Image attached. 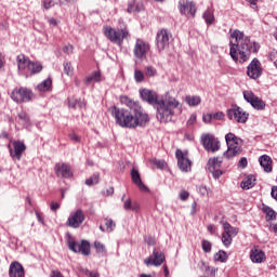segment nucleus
Returning <instances> with one entry per match:
<instances>
[{"label":"nucleus","mask_w":277,"mask_h":277,"mask_svg":"<svg viewBox=\"0 0 277 277\" xmlns=\"http://www.w3.org/2000/svg\"><path fill=\"white\" fill-rule=\"evenodd\" d=\"M121 105H126L127 108H120L118 106H111L110 113L115 118L116 124L122 129H137V127H146L150 122L148 114L144 113L140 102L131 100L127 95L120 96Z\"/></svg>","instance_id":"1"},{"label":"nucleus","mask_w":277,"mask_h":277,"mask_svg":"<svg viewBox=\"0 0 277 277\" xmlns=\"http://www.w3.org/2000/svg\"><path fill=\"white\" fill-rule=\"evenodd\" d=\"M261 44L250 40L241 30H234L229 37V55L235 62H248L252 53H259Z\"/></svg>","instance_id":"2"},{"label":"nucleus","mask_w":277,"mask_h":277,"mask_svg":"<svg viewBox=\"0 0 277 277\" xmlns=\"http://www.w3.org/2000/svg\"><path fill=\"white\" fill-rule=\"evenodd\" d=\"M140 95L145 103H148V105H153V107L156 109V118L159 120V122L166 123L172 121V116H174V109H177V107L181 105L176 98H171L167 102L163 100H159V96L157 95V92L148 89H141Z\"/></svg>","instance_id":"3"},{"label":"nucleus","mask_w":277,"mask_h":277,"mask_svg":"<svg viewBox=\"0 0 277 277\" xmlns=\"http://www.w3.org/2000/svg\"><path fill=\"white\" fill-rule=\"evenodd\" d=\"M225 142L227 144V150L223 154L226 159H234L239 157L243 153V140L234 133L229 132L225 135Z\"/></svg>","instance_id":"4"},{"label":"nucleus","mask_w":277,"mask_h":277,"mask_svg":"<svg viewBox=\"0 0 277 277\" xmlns=\"http://www.w3.org/2000/svg\"><path fill=\"white\" fill-rule=\"evenodd\" d=\"M104 36L114 44L122 47L124 40L131 38V32H129V27L127 26L120 27L119 29H115L111 26H105Z\"/></svg>","instance_id":"5"},{"label":"nucleus","mask_w":277,"mask_h":277,"mask_svg":"<svg viewBox=\"0 0 277 277\" xmlns=\"http://www.w3.org/2000/svg\"><path fill=\"white\" fill-rule=\"evenodd\" d=\"M11 98L14 103H29L34 101V92L27 87L15 88L11 93Z\"/></svg>","instance_id":"6"},{"label":"nucleus","mask_w":277,"mask_h":277,"mask_svg":"<svg viewBox=\"0 0 277 277\" xmlns=\"http://www.w3.org/2000/svg\"><path fill=\"white\" fill-rule=\"evenodd\" d=\"M172 38V32L170 30L162 28L157 32L156 36V47L159 53H163L166 49L170 48V40Z\"/></svg>","instance_id":"7"},{"label":"nucleus","mask_w":277,"mask_h":277,"mask_svg":"<svg viewBox=\"0 0 277 277\" xmlns=\"http://www.w3.org/2000/svg\"><path fill=\"white\" fill-rule=\"evenodd\" d=\"M68 249L71 252L83 254V256H90V242L88 240H81V243L77 242L72 238L67 240Z\"/></svg>","instance_id":"8"},{"label":"nucleus","mask_w":277,"mask_h":277,"mask_svg":"<svg viewBox=\"0 0 277 277\" xmlns=\"http://www.w3.org/2000/svg\"><path fill=\"white\" fill-rule=\"evenodd\" d=\"M163 261H166V255L162 253L161 249L154 248L153 254L144 260V264L147 267H150V266L159 267L161 266Z\"/></svg>","instance_id":"9"},{"label":"nucleus","mask_w":277,"mask_h":277,"mask_svg":"<svg viewBox=\"0 0 277 277\" xmlns=\"http://www.w3.org/2000/svg\"><path fill=\"white\" fill-rule=\"evenodd\" d=\"M149 51H150V43L142 39H136L134 49H133L134 57H136V60H146V55H148Z\"/></svg>","instance_id":"10"},{"label":"nucleus","mask_w":277,"mask_h":277,"mask_svg":"<svg viewBox=\"0 0 277 277\" xmlns=\"http://www.w3.org/2000/svg\"><path fill=\"white\" fill-rule=\"evenodd\" d=\"M248 113L243 111V109L239 106H233V108L227 109V118L229 120H236L240 124H245L248 121Z\"/></svg>","instance_id":"11"},{"label":"nucleus","mask_w":277,"mask_h":277,"mask_svg":"<svg viewBox=\"0 0 277 277\" xmlns=\"http://www.w3.org/2000/svg\"><path fill=\"white\" fill-rule=\"evenodd\" d=\"M201 144L208 151L217 153V150H220V141L212 134L201 135Z\"/></svg>","instance_id":"12"},{"label":"nucleus","mask_w":277,"mask_h":277,"mask_svg":"<svg viewBox=\"0 0 277 277\" xmlns=\"http://www.w3.org/2000/svg\"><path fill=\"white\" fill-rule=\"evenodd\" d=\"M180 13L184 16H190L192 18L196 17V2L189 0H180L179 1Z\"/></svg>","instance_id":"13"},{"label":"nucleus","mask_w":277,"mask_h":277,"mask_svg":"<svg viewBox=\"0 0 277 277\" xmlns=\"http://www.w3.org/2000/svg\"><path fill=\"white\" fill-rule=\"evenodd\" d=\"M243 98L247 101V103H250V105L258 109L259 111L265 109V103L261 97L256 96L252 91H243Z\"/></svg>","instance_id":"14"},{"label":"nucleus","mask_w":277,"mask_h":277,"mask_svg":"<svg viewBox=\"0 0 277 277\" xmlns=\"http://www.w3.org/2000/svg\"><path fill=\"white\" fill-rule=\"evenodd\" d=\"M85 220V214L83 213V210L78 209L76 212L70 213L66 226H69V228H79L81 224H83Z\"/></svg>","instance_id":"15"},{"label":"nucleus","mask_w":277,"mask_h":277,"mask_svg":"<svg viewBox=\"0 0 277 277\" xmlns=\"http://www.w3.org/2000/svg\"><path fill=\"white\" fill-rule=\"evenodd\" d=\"M175 157L177 159V166L182 172H189V170H192V160L187 157V153L176 149Z\"/></svg>","instance_id":"16"},{"label":"nucleus","mask_w":277,"mask_h":277,"mask_svg":"<svg viewBox=\"0 0 277 277\" xmlns=\"http://www.w3.org/2000/svg\"><path fill=\"white\" fill-rule=\"evenodd\" d=\"M247 75L250 79H259L263 75V69L261 68V61L259 58H253L247 67Z\"/></svg>","instance_id":"17"},{"label":"nucleus","mask_w":277,"mask_h":277,"mask_svg":"<svg viewBox=\"0 0 277 277\" xmlns=\"http://www.w3.org/2000/svg\"><path fill=\"white\" fill-rule=\"evenodd\" d=\"M27 150V146L25 143L21 141H14L13 142V149L9 145V153L13 159H17V161H21V158L23 157V151Z\"/></svg>","instance_id":"18"},{"label":"nucleus","mask_w":277,"mask_h":277,"mask_svg":"<svg viewBox=\"0 0 277 277\" xmlns=\"http://www.w3.org/2000/svg\"><path fill=\"white\" fill-rule=\"evenodd\" d=\"M54 171L58 179H70L72 177V169L66 163L58 162L54 167Z\"/></svg>","instance_id":"19"},{"label":"nucleus","mask_w":277,"mask_h":277,"mask_svg":"<svg viewBox=\"0 0 277 277\" xmlns=\"http://www.w3.org/2000/svg\"><path fill=\"white\" fill-rule=\"evenodd\" d=\"M10 277H25V268L18 262H12L9 268Z\"/></svg>","instance_id":"20"},{"label":"nucleus","mask_w":277,"mask_h":277,"mask_svg":"<svg viewBox=\"0 0 277 277\" xmlns=\"http://www.w3.org/2000/svg\"><path fill=\"white\" fill-rule=\"evenodd\" d=\"M130 174H131L132 183H134V185H137L141 192H148V187L144 184V182H142V177L140 176V171H137V169L133 168Z\"/></svg>","instance_id":"21"},{"label":"nucleus","mask_w":277,"mask_h":277,"mask_svg":"<svg viewBox=\"0 0 277 277\" xmlns=\"http://www.w3.org/2000/svg\"><path fill=\"white\" fill-rule=\"evenodd\" d=\"M16 63L19 72L24 75L25 70H28L31 61L29 60V57L25 56V54H19L16 56Z\"/></svg>","instance_id":"22"},{"label":"nucleus","mask_w":277,"mask_h":277,"mask_svg":"<svg viewBox=\"0 0 277 277\" xmlns=\"http://www.w3.org/2000/svg\"><path fill=\"white\" fill-rule=\"evenodd\" d=\"M250 259L252 263H264L266 256L265 252L263 250H260L259 248L254 247V249L250 252Z\"/></svg>","instance_id":"23"},{"label":"nucleus","mask_w":277,"mask_h":277,"mask_svg":"<svg viewBox=\"0 0 277 277\" xmlns=\"http://www.w3.org/2000/svg\"><path fill=\"white\" fill-rule=\"evenodd\" d=\"M260 166L263 168L264 172H272L273 167H272V157L267 155H263L259 158Z\"/></svg>","instance_id":"24"},{"label":"nucleus","mask_w":277,"mask_h":277,"mask_svg":"<svg viewBox=\"0 0 277 277\" xmlns=\"http://www.w3.org/2000/svg\"><path fill=\"white\" fill-rule=\"evenodd\" d=\"M185 103L189 107H198L202 103V98L199 95H187L185 97Z\"/></svg>","instance_id":"25"},{"label":"nucleus","mask_w":277,"mask_h":277,"mask_svg":"<svg viewBox=\"0 0 277 277\" xmlns=\"http://www.w3.org/2000/svg\"><path fill=\"white\" fill-rule=\"evenodd\" d=\"M223 233H227L230 237H237V234L239 233V229L237 227H233L230 223L228 222H223Z\"/></svg>","instance_id":"26"},{"label":"nucleus","mask_w":277,"mask_h":277,"mask_svg":"<svg viewBox=\"0 0 277 277\" xmlns=\"http://www.w3.org/2000/svg\"><path fill=\"white\" fill-rule=\"evenodd\" d=\"M256 177L254 175H248L242 182L241 187L243 189H252L255 185Z\"/></svg>","instance_id":"27"},{"label":"nucleus","mask_w":277,"mask_h":277,"mask_svg":"<svg viewBox=\"0 0 277 277\" xmlns=\"http://www.w3.org/2000/svg\"><path fill=\"white\" fill-rule=\"evenodd\" d=\"M222 158L216 157V158H210L208 160V170H215L217 168H222Z\"/></svg>","instance_id":"28"},{"label":"nucleus","mask_w":277,"mask_h":277,"mask_svg":"<svg viewBox=\"0 0 277 277\" xmlns=\"http://www.w3.org/2000/svg\"><path fill=\"white\" fill-rule=\"evenodd\" d=\"M27 70L30 71V75H38V72H42V64L30 61Z\"/></svg>","instance_id":"29"},{"label":"nucleus","mask_w":277,"mask_h":277,"mask_svg":"<svg viewBox=\"0 0 277 277\" xmlns=\"http://www.w3.org/2000/svg\"><path fill=\"white\" fill-rule=\"evenodd\" d=\"M51 85H53V81L51 80V78H48L43 80L40 84H38L37 88L40 92H47L51 90Z\"/></svg>","instance_id":"30"},{"label":"nucleus","mask_w":277,"mask_h":277,"mask_svg":"<svg viewBox=\"0 0 277 277\" xmlns=\"http://www.w3.org/2000/svg\"><path fill=\"white\" fill-rule=\"evenodd\" d=\"M100 181L101 174L94 173L91 177L85 180V185H88V187H92V185H98Z\"/></svg>","instance_id":"31"},{"label":"nucleus","mask_w":277,"mask_h":277,"mask_svg":"<svg viewBox=\"0 0 277 277\" xmlns=\"http://www.w3.org/2000/svg\"><path fill=\"white\" fill-rule=\"evenodd\" d=\"M264 213L266 214L267 222H272V221L276 220L277 213L271 207H265Z\"/></svg>","instance_id":"32"},{"label":"nucleus","mask_w":277,"mask_h":277,"mask_svg":"<svg viewBox=\"0 0 277 277\" xmlns=\"http://www.w3.org/2000/svg\"><path fill=\"white\" fill-rule=\"evenodd\" d=\"M221 241L225 248H229L230 243H233V236L228 235V233L223 232Z\"/></svg>","instance_id":"33"},{"label":"nucleus","mask_w":277,"mask_h":277,"mask_svg":"<svg viewBox=\"0 0 277 277\" xmlns=\"http://www.w3.org/2000/svg\"><path fill=\"white\" fill-rule=\"evenodd\" d=\"M202 16L207 25H213V22L215 21V16H213V11L207 10Z\"/></svg>","instance_id":"34"},{"label":"nucleus","mask_w":277,"mask_h":277,"mask_svg":"<svg viewBox=\"0 0 277 277\" xmlns=\"http://www.w3.org/2000/svg\"><path fill=\"white\" fill-rule=\"evenodd\" d=\"M94 248H95L97 254H107V248H105L103 242L95 240Z\"/></svg>","instance_id":"35"},{"label":"nucleus","mask_w":277,"mask_h":277,"mask_svg":"<svg viewBox=\"0 0 277 277\" xmlns=\"http://www.w3.org/2000/svg\"><path fill=\"white\" fill-rule=\"evenodd\" d=\"M214 261H219L220 263H226V261H228V255L226 254V251H219L215 255H214Z\"/></svg>","instance_id":"36"},{"label":"nucleus","mask_w":277,"mask_h":277,"mask_svg":"<svg viewBox=\"0 0 277 277\" xmlns=\"http://www.w3.org/2000/svg\"><path fill=\"white\" fill-rule=\"evenodd\" d=\"M17 117L24 127H29V115L22 110L17 114Z\"/></svg>","instance_id":"37"},{"label":"nucleus","mask_w":277,"mask_h":277,"mask_svg":"<svg viewBox=\"0 0 277 277\" xmlns=\"http://www.w3.org/2000/svg\"><path fill=\"white\" fill-rule=\"evenodd\" d=\"M91 81H95L96 83L103 81L101 78V71H94L91 76L87 78V83H91Z\"/></svg>","instance_id":"38"},{"label":"nucleus","mask_w":277,"mask_h":277,"mask_svg":"<svg viewBox=\"0 0 277 277\" xmlns=\"http://www.w3.org/2000/svg\"><path fill=\"white\" fill-rule=\"evenodd\" d=\"M105 226H106L107 233H113V230L116 228V222H114V220H111L109 217H106Z\"/></svg>","instance_id":"39"},{"label":"nucleus","mask_w":277,"mask_h":277,"mask_svg":"<svg viewBox=\"0 0 277 277\" xmlns=\"http://www.w3.org/2000/svg\"><path fill=\"white\" fill-rule=\"evenodd\" d=\"M134 79L136 83H142L144 81V72L142 70L135 69L134 70Z\"/></svg>","instance_id":"40"},{"label":"nucleus","mask_w":277,"mask_h":277,"mask_svg":"<svg viewBox=\"0 0 277 277\" xmlns=\"http://www.w3.org/2000/svg\"><path fill=\"white\" fill-rule=\"evenodd\" d=\"M63 66H64V72H65L68 77H71V75H72V65H71L70 63H68V62H65V63L63 64Z\"/></svg>","instance_id":"41"},{"label":"nucleus","mask_w":277,"mask_h":277,"mask_svg":"<svg viewBox=\"0 0 277 277\" xmlns=\"http://www.w3.org/2000/svg\"><path fill=\"white\" fill-rule=\"evenodd\" d=\"M145 75L146 77H155V75H157V69H155L153 66H147L145 68Z\"/></svg>","instance_id":"42"},{"label":"nucleus","mask_w":277,"mask_h":277,"mask_svg":"<svg viewBox=\"0 0 277 277\" xmlns=\"http://www.w3.org/2000/svg\"><path fill=\"white\" fill-rule=\"evenodd\" d=\"M209 172H211L213 179H215V180L220 179V176H222V174H224V171H222L220 169H209Z\"/></svg>","instance_id":"43"},{"label":"nucleus","mask_w":277,"mask_h":277,"mask_svg":"<svg viewBox=\"0 0 277 277\" xmlns=\"http://www.w3.org/2000/svg\"><path fill=\"white\" fill-rule=\"evenodd\" d=\"M201 248L206 253L211 252V242L209 240H202Z\"/></svg>","instance_id":"44"},{"label":"nucleus","mask_w":277,"mask_h":277,"mask_svg":"<svg viewBox=\"0 0 277 277\" xmlns=\"http://www.w3.org/2000/svg\"><path fill=\"white\" fill-rule=\"evenodd\" d=\"M238 168H242V169L248 168V158L246 157L240 158V160L238 161Z\"/></svg>","instance_id":"45"},{"label":"nucleus","mask_w":277,"mask_h":277,"mask_svg":"<svg viewBox=\"0 0 277 277\" xmlns=\"http://www.w3.org/2000/svg\"><path fill=\"white\" fill-rule=\"evenodd\" d=\"M43 5H44L45 10H51V8L55 6V1H53V0H44L43 1Z\"/></svg>","instance_id":"46"},{"label":"nucleus","mask_w":277,"mask_h":277,"mask_svg":"<svg viewBox=\"0 0 277 277\" xmlns=\"http://www.w3.org/2000/svg\"><path fill=\"white\" fill-rule=\"evenodd\" d=\"M154 166H157V168H159L160 170H163V168H166V161L155 159L154 160Z\"/></svg>","instance_id":"47"},{"label":"nucleus","mask_w":277,"mask_h":277,"mask_svg":"<svg viewBox=\"0 0 277 277\" xmlns=\"http://www.w3.org/2000/svg\"><path fill=\"white\" fill-rule=\"evenodd\" d=\"M206 274L211 277H215V267L207 266L206 267Z\"/></svg>","instance_id":"48"},{"label":"nucleus","mask_w":277,"mask_h":277,"mask_svg":"<svg viewBox=\"0 0 277 277\" xmlns=\"http://www.w3.org/2000/svg\"><path fill=\"white\" fill-rule=\"evenodd\" d=\"M213 120V114H206L202 116V121L206 122V124H209Z\"/></svg>","instance_id":"49"},{"label":"nucleus","mask_w":277,"mask_h":277,"mask_svg":"<svg viewBox=\"0 0 277 277\" xmlns=\"http://www.w3.org/2000/svg\"><path fill=\"white\" fill-rule=\"evenodd\" d=\"M189 198V193L187 190H181L180 192V200H187Z\"/></svg>","instance_id":"50"},{"label":"nucleus","mask_w":277,"mask_h":277,"mask_svg":"<svg viewBox=\"0 0 277 277\" xmlns=\"http://www.w3.org/2000/svg\"><path fill=\"white\" fill-rule=\"evenodd\" d=\"M132 205H133V202H131V199H127V200L123 202V209H124V211H131Z\"/></svg>","instance_id":"51"},{"label":"nucleus","mask_w":277,"mask_h":277,"mask_svg":"<svg viewBox=\"0 0 277 277\" xmlns=\"http://www.w3.org/2000/svg\"><path fill=\"white\" fill-rule=\"evenodd\" d=\"M135 0H132L129 4H128V12L129 14H131L132 12H135Z\"/></svg>","instance_id":"52"},{"label":"nucleus","mask_w":277,"mask_h":277,"mask_svg":"<svg viewBox=\"0 0 277 277\" xmlns=\"http://www.w3.org/2000/svg\"><path fill=\"white\" fill-rule=\"evenodd\" d=\"M212 118H214V120H224V113L219 111L212 115Z\"/></svg>","instance_id":"53"},{"label":"nucleus","mask_w":277,"mask_h":277,"mask_svg":"<svg viewBox=\"0 0 277 277\" xmlns=\"http://www.w3.org/2000/svg\"><path fill=\"white\" fill-rule=\"evenodd\" d=\"M195 123H196V115L193 114V115H190L189 119L187 120V126L192 127V124H195Z\"/></svg>","instance_id":"54"},{"label":"nucleus","mask_w":277,"mask_h":277,"mask_svg":"<svg viewBox=\"0 0 277 277\" xmlns=\"http://www.w3.org/2000/svg\"><path fill=\"white\" fill-rule=\"evenodd\" d=\"M69 140H72V142H81V138L79 137V135L71 133L68 135Z\"/></svg>","instance_id":"55"},{"label":"nucleus","mask_w":277,"mask_h":277,"mask_svg":"<svg viewBox=\"0 0 277 277\" xmlns=\"http://www.w3.org/2000/svg\"><path fill=\"white\" fill-rule=\"evenodd\" d=\"M50 209L51 211H54V212L57 211V209H60V203L52 201L50 205Z\"/></svg>","instance_id":"56"},{"label":"nucleus","mask_w":277,"mask_h":277,"mask_svg":"<svg viewBox=\"0 0 277 277\" xmlns=\"http://www.w3.org/2000/svg\"><path fill=\"white\" fill-rule=\"evenodd\" d=\"M271 196L277 201V186L272 187Z\"/></svg>","instance_id":"57"},{"label":"nucleus","mask_w":277,"mask_h":277,"mask_svg":"<svg viewBox=\"0 0 277 277\" xmlns=\"http://www.w3.org/2000/svg\"><path fill=\"white\" fill-rule=\"evenodd\" d=\"M35 213L38 222H40V224H44V217H42V214H40V212L38 211H36Z\"/></svg>","instance_id":"58"},{"label":"nucleus","mask_w":277,"mask_h":277,"mask_svg":"<svg viewBox=\"0 0 277 277\" xmlns=\"http://www.w3.org/2000/svg\"><path fill=\"white\" fill-rule=\"evenodd\" d=\"M145 241L148 246H155V238L153 236L147 237Z\"/></svg>","instance_id":"59"},{"label":"nucleus","mask_w":277,"mask_h":277,"mask_svg":"<svg viewBox=\"0 0 277 277\" xmlns=\"http://www.w3.org/2000/svg\"><path fill=\"white\" fill-rule=\"evenodd\" d=\"M142 10H144V4L136 3L134 6V12H142Z\"/></svg>","instance_id":"60"},{"label":"nucleus","mask_w":277,"mask_h":277,"mask_svg":"<svg viewBox=\"0 0 277 277\" xmlns=\"http://www.w3.org/2000/svg\"><path fill=\"white\" fill-rule=\"evenodd\" d=\"M130 211H140V205L137 202H133Z\"/></svg>","instance_id":"61"},{"label":"nucleus","mask_w":277,"mask_h":277,"mask_svg":"<svg viewBox=\"0 0 277 277\" xmlns=\"http://www.w3.org/2000/svg\"><path fill=\"white\" fill-rule=\"evenodd\" d=\"M72 49H74L72 45H65L63 51L64 53H72Z\"/></svg>","instance_id":"62"},{"label":"nucleus","mask_w":277,"mask_h":277,"mask_svg":"<svg viewBox=\"0 0 277 277\" xmlns=\"http://www.w3.org/2000/svg\"><path fill=\"white\" fill-rule=\"evenodd\" d=\"M208 230L210 232V235H215V225H208Z\"/></svg>","instance_id":"63"},{"label":"nucleus","mask_w":277,"mask_h":277,"mask_svg":"<svg viewBox=\"0 0 277 277\" xmlns=\"http://www.w3.org/2000/svg\"><path fill=\"white\" fill-rule=\"evenodd\" d=\"M100 275H98V273H96V272H91V273H89V277H98Z\"/></svg>","instance_id":"64"}]
</instances>
